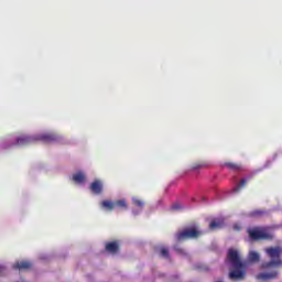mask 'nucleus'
Here are the masks:
<instances>
[{
    "instance_id": "18",
    "label": "nucleus",
    "mask_w": 282,
    "mask_h": 282,
    "mask_svg": "<svg viewBox=\"0 0 282 282\" xmlns=\"http://www.w3.org/2000/svg\"><path fill=\"white\" fill-rule=\"evenodd\" d=\"M247 181L246 178H242L240 181V183L234 188L235 193H239V191H241V188H243V186H246Z\"/></svg>"
},
{
    "instance_id": "2",
    "label": "nucleus",
    "mask_w": 282,
    "mask_h": 282,
    "mask_svg": "<svg viewBox=\"0 0 282 282\" xmlns=\"http://www.w3.org/2000/svg\"><path fill=\"white\" fill-rule=\"evenodd\" d=\"M58 140V135L56 133H42L37 135H28L21 134L17 139L18 147H26V144H32L34 142H45L50 144V142H56Z\"/></svg>"
},
{
    "instance_id": "16",
    "label": "nucleus",
    "mask_w": 282,
    "mask_h": 282,
    "mask_svg": "<svg viewBox=\"0 0 282 282\" xmlns=\"http://www.w3.org/2000/svg\"><path fill=\"white\" fill-rule=\"evenodd\" d=\"M132 204L137 206V208H144V200L140 198H133Z\"/></svg>"
},
{
    "instance_id": "8",
    "label": "nucleus",
    "mask_w": 282,
    "mask_h": 282,
    "mask_svg": "<svg viewBox=\"0 0 282 282\" xmlns=\"http://www.w3.org/2000/svg\"><path fill=\"white\" fill-rule=\"evenodd\" d=\"M226 226V221L224 218H216L210 221L209 224V230H219Z\"/></svg>"
},
{
    "instance_id": "21",
    "label": "nucleus",
    "mask_w": 282,
    "mask_h": 282,
    "mask_svg": "<svg viewBox=\"0 0 282 282\" xmlns=\"http://www.w3.org/2000/svg\"><path fill=\"white\" fill-rule=\"evenodd\" d=\"M180 209H182V205L180 204L172 205V210H180Z\"/></svg>"
},
{
    "instance_id": "10",
    "label": "nucleus",
    "mask_w": 282,
    "mask_h": 282,
    "mask_svg": "<svg viewBox=\"0 0 282 282\" xmlns=\"http://www.w3.org/2000/svg\"><path fill=\"white\" fill-rule=\"evenodd\" d=\"M14 270H30L32 268V263L29 261H21L13 264Z\"/></svg>"
},
{
    "instance_id": "4",
    "label": "nucleus",
    "mask_w": 282,
    "mask_h": 282,
    "mask_svg": "<svg viewBox=\"0 0 282 282\" xmlns=\"http://www.w3.org/2000/svg\"><path fill=\"white\" fill-rule=\"evenodd\" d=\"M202 237V231L197 227H191L176 234V241H186V239H197Z\"/></svg>"
},
{
    "instance_id": "6",
    "label": "nucleus",
    "mask_w": 282,
    "mask_h": 282,
    "mask_svg": "<svg viewBox=\"0 0 282 282\" xmlns=\"http://www.w3.org/2000/svg\"><path fill=\"white\" fill-rule=\"evenodd\" d=\"M278 276H279V271L273 270L268 273H259L256 275V279L258 281H272L273 279H278Z\"/></svg>"
},
{
    "instance_id": "19",
    "label": "nucleus",
    "mask_w": 282,
    "mask_h": 282,
    "mask_svg": "<svg viewBox=\"0 0 282 282\" xmlns=\"http://www.w3.org/2000/svg\"><path fill=\"white\" fill-rule=\"evenodd\" d=\"M265 215V212L262 209H256L251 212V217H263Z\"/></svg>"
},
{
    "instance_id": "3",
    "label": "nucleus",
    "mask_w": 282,
    "mask_h": 282,
    "mask_svg": "<svg viewBox=\"0 0 282 282\" xmlns=\"http://www.w3.org/2000/svg\"><path fill=\"white\" fill-rule=\"evenodd\" d=\"M267 256L271 261L262 262L260 265V270H272V268H281L282 267V248L281 247H269L264 249Z\"/></svg>"
},
{
    "instance_id": "1",
    "label": "nucleus",
    "mask_w": 282,
    "mask_h": 282,
    "mask_svg": "<svg viewBox=\"0 0 282 282\" xmlns=\"http://www.w3.org/2000/svg\"><path fill=\"white\" fill-rule=\"evenodd\" d=\"M227 260L231 263L234 270L229 272V279L231 281H241L246 276V263L241 261L239 251L229 249Z\"/></svg>"
},
{
    "instance_id": "7",
    "label": "nucleus",
    "mask_w": 282,
    "mask_h": 282,
    "mask_svg": "<svg viewBox=\"0 0 282 282\" xmlns=\"http://www.w3.org/2000/svg\"><path fill=\"white\" fill-rule=\"evenodd\" d=\"M105 250L106 252H109V254H118V252H120V245L118 241L107 242Z\"/></svg>"
},
{
    "instance_id": "11",
    "label": "nucleus",
    "mask_w": 282,
    "mask_h": 282,
    "mask_svg": "<svg viewBox=\"0 0 282 282\" xmlns=\"http://www.w3.org/2000/svg\"><path fill=\"white\" fill-rule=\"evenodd\" d=\"M73 182H75V184H84L85 183V174H83V173L74 174Z\"/></svg>"
},
{
    "instance_id": "12",
    "label": "nucleus",
    "mask_w": 282,
    "mask_h": 282,
    "mask_svg": "<svg viewBox=\"0 0 282 282\" xmlns=\"http://www.w3.org/2000/svg\"><path fill=\"white\" fill-rule=\"evenodd\" d=\"M102 208H106L107 210H113L116 208L115 202L111 200H104L101 202Z\"/></svg>"
},
{
    "instance_id": "13",
    "label": "nucleus",
    "mask_w": 282,
    "mask_h": 282,
    "mask_svg": "<svg viewBox=\"0 0 282 282\" xmlns=\"http://www.w3.org/2000/svg\"><path fill=\"white\" fill-rule=\"evenodd\" d=\"M225 166H227V169L230 171H241V164L238 163L227 162L225 163Z\"/></svg>"
},
{
    "instance_id": "22",
    "label": "nucleus",
    "mask_w": 282,
    "mask_h": 282,
    "mask_svg": "<svg viewBox=\"0 0 282 282\" xmlns=\"http://www.w3.org/2000/svg\"><path fill=\"white\" fill-rule=\"evenodd\" d=\"M6 273V267L0 265V276Z\"/></svg>"
},
{
    "instance_id": "17",
    "label": "nucleus",
    "mask_w": 282,
    "mask_h": 282,
    "mask_svg": "<svg viewBox=\"0 0 282 282\" xmlns=\"http://www.w3.org/2000/svg\"><path fill=\"white\" fill-rule=\"evenodd\" d=\"M160 254H161V257H163L164 259H171V254L169 253V249H166L165 247H162V248H161Z\"/></svg>"
},
{
    "instance_id": "9",
    "label": "nucleus",
    "mask_w": 282,
    "mask_h": 282,
    "mask_svg": "<svg viewBox=\"0 0 282 282\" xmlns=\"http://www.w3.org/2000/svg\"><path fill=\"white\" fill-rule=\"evenodd\" d=\"M90 191L94 195H100V193H102V182L98 180L94 181L90 184Z\"/></svg>"
},
{
    "instance_id": "15",
    "label": "nucleus",
    "mask_w": 282,
    "mask_h": 282,
    "mask_svg": "<svg viewBox=\"0 0 282 282\" xmlns=\"http://www.w3.org/2000/svg\"><path fill=\"white\" fill-rule=\"evenodd\" d=\"M261 257L256 251L249 252V261H251V263H258Z\"/></svg>"
},
{
    "instance_id": "20",
    "label": "nucleus",
    "mask_w": 282,
    "mask_h": 282,
    "mask_svg": "<svg viewBox=\"0 0 282 282\" xmlns=\"http://www.w3.org/2000/svg\"><path fill=\"white\" fill-rule=\"evenodd\" d=\"M193 171H197V169H204V164L203 163H196L193 165Z\"/></svg>"
},
{
    "instance_id": "5",
    "label": "nucleus",
    "mask_w": 282,
    "mask_h": 282,
    "mask_svg": "<svg viewBox=\"0 0 282 282\" xmlns=\"http://www.w3.org/2000/svg\"><path fill=\"white\" fill-rule=\"evenodd\" d=\"M248 235L251 241H261V240L268 241L272 239V236L261 227L248 229Z\"/></svg>"
},
{
    "instance_id": "14",
    "label": "nucleus",
    "mask_w": 282,
    "mask_h": 282,
    "mask_svg": "<svg viewBox=\"0 0 282 282\" xmlns=\"http://www.w3.org/2000/svg\"><path fill=\"white\" fill-rule=\"evenodd\" d=\"M115 208H122L123 210H127L129 206L127 205V200L124 199H119L115 202Z\"/></svg>"
}]
</instances>
